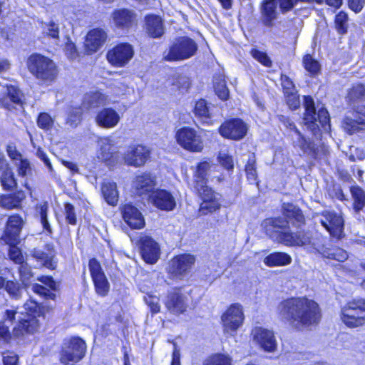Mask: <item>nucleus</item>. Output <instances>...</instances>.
I'll return each instance as SVG.
<instances>
[{
  "label": "nucleus",
  "instance_id": "nucleus-49",
  "mask_svg": "<svg viewBox=\"0 0 365 365\" xmlns=\"http://www.w3.org/2000/svg\"><path fill=\"white\" fill-rule=\"evenodd\" d=\"M48 209V206L46 202L37 206V211L40 215L41 223L44 230H46L48 235H51L53 233V230L47 218Z\"/></svg>",
  "mask_w": 365,
  "mask_h": 365
},
{
  "label": "nucleus",
  "instance_id": "nucleus-26",
  "mask_svg": "<svg viewBox=\"0 0 365 365\" xmlns=\"http://www.w3.org/2000/svg\"><path fill=\"white\" fill-rule=\"evenodd\" d=\"M167 309L175 314H182L187 307L186 297L178 290H173L168 294L165 301Z\"/></svg>",
  "mask_w": 365,
  "mask_h": 365
},
{
  "label": "nucleus",
  "instance_id": "nucleus-34",
  "mask_svg": "<svg viewBox=\"0 0 365 365\" xmlns=\"http://www.w3.org/2000/svg\"><path fill=\"white\" fill-rule=\"evenodd\" d=\"M145 29L150 37H161L165 31L161 18L155 15L147 16L145 17Z\"/></svg>",
  "mask_w": 365,
  "mask_h": 365
},
{
  "label": "nucleus",
  "instance_id": "nucleus-56",
  "mask_svg": "<svg viewBox=\"0 0 365 365\" xmlns=\"http://www.w3.org/2000/svg\"><path fill=\"white\" fill-rule=\"evenodd\" d=\"M245 171L247 173V179L251 182H255L257 180V174L255 167V157H250L245 167Z\"/></svg>",
  "mask_w": 365,
  "mask_h": 365
},
{
  "label": "nucleus",
  "instance_id": "nucleus-15",
  "mask_svg": "<svg viewBox=\"0 0 365 365\" xmlns=\"http://www.w3.org/2000/svg\"><path fill=\"white\" fill-rule=\"evenodd\" d=\"M88 267L96 293L103 297L106 296L110 289V284L101 264L96 259L92 258L89 260Z\"/></svg>",
  "mask_w": 365,
  "mask_h": 365
},
{
  "label": "nucleus",
  "instance_id": "nucleus-47",
  "mask_svg": "<svg viewBox=\"0 0 365 365\" xmlns=\"http://www.w3.org/2000/svg\"><path fill=\"white\" fill-rule=\"evenodd\" d=\"M348 21V14L344 11H340L338 14L336 15L334 24L335 28L339 34H346L349 27Z\"/></svg>",
  "mask_w": 365,
  "mask_h": 365
},
{
  "label": "nucleus",
  "instance_id": "nucleus-43",
  "mask_svg": "<svg viewBox=\"0 0 365 365\" xmlns=\"http://www.w3.org/2000/svg\"><path fill=\"white\" fill-rule=\"evenodd\" d=\"M23 314L24 312L19 311L18 308L13 307L6 308L2 311L0 321L11 327L19 322V315Z\"/></svg>",
  "mask_w": 365,
  "mask_h": 365
},
{
  "label": "nucleus",
  "instance_id": "nucleus-11",
  "mask_svg": "<svg viewBox=\"0 0 365 365\" xmlns=\"http://www.w3.org/2000/svg\"><path fill=\"white\" fill-rule=\"evenodd\" d=\"M319 223L329 232L331 237L341 239L344 236V220L334 211L325 210L317 217Z\"/></svg>",
  "mask_w": 365,
  "mask_h": 365
},
{
  "label": "nucleus",
  "instance_id": "nucleus-20",
  "mask_svg": "<svg viewBox=\"0 0 365 365\" xmlns=\"http://www.w3.org/2000/svg\"><path fill=\"white\" fill-rule=\"evenodd\" d=\"M31 255L48 269H54L56 267V251L53 244L45 245L43 249L34 248Z\"/></svg>",
  "mask_w": 365,
  "mask_h": 365
},
{
  "label": "nucleus",
  "instance_id": "nucleus-29",
  "mask_svg": "<svg viewBox=\"0 0 365 365\" xmlns=\"http://www.w3.org/2000/svg\"><path fill=\"white\" fill-rule=\"evenodd\" d=\"M150 152L145 146L138 145L130 148L125 156V162L133 166L143 165L149 157Z\"/></svg>",
  "mask_w": 365,
  "mask_h": 365
},
{
  "label": "nucleus",
  "instance_id": "nucleus-17",
  "mask_svg": "<svg viewBox=\"0 0 365 365\" xmlns=\"http://www.w3.org/2000/svg\"><path fill=\"white\" fill-rule=\"evenodd\" d=\"M247 125L240 118H233L223 123L219 128V133L226 138L239 140L247 134Z\"/></svg>",
  "mask_w": 365,
  "mask_h": 365
},
{
  "label": "nucleus",
  "instance_id": "nucleus-33",
  "mask_svg": "<svg viewBox=\"0 0 365 365\" xmlns=\"http://www.w3.org/2000/svg\"><path fill=\"white\" fill-rule=\"evenodd\" d=\"M106 38L107 34L103 29H93L86 36V46L90 51L96 52L104 44Z\"/></svg>",
  "mask_w": 365,
  "mask_h": 365
},
{
  "label": "nucleus",
  "instance_id": "nucleus-45",
  "mask_svg": "<svg viewBox=\"0 0 365 365\" xmlns=\"http://www.w3.org/2000/svg\"><path fill=\"white\" fill-rule=\"evenodd\" d=\"M18 271L21 283L25 287L29 286L34 277L31 266L27 262H24L19 266Z\"/></svg>",
  "mask_w": 365,
  "mask_h": 365
},
{
  "label": "nucleus",
  "instance_id": "nucleus-9",
  "mask_svg": "<svg viewBox=\"0 0 365 365\" xmlns=\"http://www.w3.org/2000/svg\"><path fill=\"white\" fill-rule=\"evenodd\" d=\"M341 320L349 327L365 324V299H354L341 309Z\"/></svg>",
  "mask_w": 365,
  "mask_h": 365
},
{
  "label": "nucleus",
  "instance_id": "nucleus-23",
  "mask_svg": "<svg viewBox=\"0 0 365 365\" xmlns=\"http://www.w3.org/2000/svg\"><path fill=\"white\" fill-rule=\"evenodd\" d=\"M37 280L43 283L45 286L39 284H34L32 285V290L34 292L43 297L46 299L54 300L56 295L54 293L58 289V284L51 276H41L37 278Z\"/></svg>",
  "mask_w": 365,
  "mask_h": 365
},
{
  "label": "nucleus",
  "instance_id": "nucleus-30",
  "mask_svg": "<svg viewBox=\"0 0 365 365\" xmlns=\"http://www.w3.org/2000/svg\"><path fill=\"white\" fill-rule=\"evenodd\" d=\"M107 103V96L98 91L86 93L82 101L81 107L86 110H92Z\"/></svg>",
  "mask_w": 365,
  "mask_h": 365
},
{
  "label": "nucleus",
  "instance_id": "nucleus-42",
  "mask_svg": "<svg viewBox=\"0 0 365 365\" xmlns=\"http://www.w3.org/2000/svg\"><path fill=\"white\" fill-rule=\"evenodd\" d=\"M213 82L216 95L222 101L228 99L230 91L227 87L225 76L222 75L215 76Z\"/></svg>",
  "mask_w": 365,
  "mask_h": 365
},
{
  "label": "nucleus",
  "instance_id": "nucleus-18",
  "mask_svg": "<svg viewBox=\"0 0 365 365\" xmlns=\"http://www.w3.org/2000/svg\"><path fill=\"white\" fill-rule=\"evenodd\" d=\"M134 51L131 45L123 43L115 46L107 53L108 61L113 65L122 67L133 58Z\"/></svg>",
  "mask_w": 365,
  "mask_h": 365
},
{
  "label": "nucleus",
  "instance_id": "nucleus-35",
  "mask_svg": "<svg viewBox=\"0 0 365 365\" xmlns=\"http://www.w3.org/2000/svg\"><path fill=\"white\" fill-rule=\"evenodd\" d=\"M101 193L105 201L111 206H115L118 202L119 192L115 182L105 180L101 185Z\"/></svg>",
  "mask_w": 365,
  "mask_h": 365
},
{
  "label": "nucleus",
  "instance_id": "nucleus-61",
  "mask_svg": "<svg viewBox=\"0 0 365 365\" xmlns=\"http://www.w3.org/2000/svg\"><path fill=\"white\" fill-rule=\"evenodd\" d=\"M11 339L10 326L0 321V344H6Z\"/></svg>",
  "mask_w": 365,
  "mask_h": 365
},
{
  "label": "nucleus",
  "instance_id": "nucleus-22",
  "mask_svg": "<svg viewBox=\"0 0 365 365\" xmlns=\"http://www.w3.org/2000/svg\"><path fill=\"white\" fill-rule=\"evenodd\" d=\"M140 253L147 263L154 264L160 257L159 245L150 237H143L140 239Z\"/></svg>",
  "mask_w": 365,
  "mask_h": 365
},
{
  "label": "nucleus",
  "instance_id": "nucleus-46",
  "mask_svg": "<svg viewBox=\"0 0 365 365\" xmlns=\"http://www.w3.org/2000/svg\"><path fill=\"white\" fill-rule=\"evenodd\" d=\"M303 66L311 76L317 75L321 70V65L310 54H307L303 57Z\"/></svg>",
  "mask_w": 365,
  "mask_h": 365
},
{
  "label": "nucleus",
  "instance_id": "nucleus-62",
  "mask_svg": "<svg viewBox=\"0 0 365 365\" xmlns=\"http://www.w3.org/2000/svg\"><path fill=\"white\" fill-rule=\"evenodd\" d=\"M145 303L150 307V311L153 314H157L160 310V306L159 304V299L152 295H148L144 297Z\"/></svg>",
  "mask_w": 365,
  "mask_h": 365
},
{
  "label": "nucleus",
  "instance_id": "nucleus-64",
  "mask_svg": "<svg viewBox=\"0 0 365 365\" xmlns=\"http://www.w3.org/2000/svg\"><path fill=\"white\" fill-rule=\"evenodd\" d=\"M65 214L66 219L68 223H70L71 225L76 224L77 220L75 213V208L73 205L70 203H66L65 205Z\"/></svg>",
  "mask_w": 365,
  "mask_h": 365
},
{
  "label": "nucleus",
  "instance_id": "nucleus-54",
  "mask_svg": "<svg viewBox=\"0 0 365 365\" xmlns=\"http://www.w3.org/2000/svg\"><path fill=\"white\" fill-rule=\"evenodd\" d=\"M324 257L339 262H344L348 258V254L345 250L341 248H336L334 250L328 249L327 252Z\"/></svg>",
  "mask_w": 365,
  "mask_h": 365
},
{
  "label": "nucleus",
  "instance_id": "nucleus-38",
  "mask_svg": "<svg viewBox=\"0 0 365 365\" xmlns=\"http://www.w3.org/2000/svg\"><path fill=\"white\" fill-rule=\"evenodd\" d=\"M24 197L25 195L22 191L14 194L3 195L0 197V206L6 210L18 208Z\"/></svg>",
  "mask_w": 365,
  "mask_h": 365
},
{
  "label": "nucleus",
  "instance_id": "nucleus-6",
  "mask_svg": "<svg viewBox=\"0 0 365 365\" xmlns=\"http://www.w3.org/2000/svg\"><path fill=\"white\" fill-rule=\"evenodd\" d=\"M29 71L44 83L53 82L57 77L58 68L53 60L40 54H33L28 60Z\"/></svg>",
  "mask_w": 365,
  "mask_h": 365
},
{
  "label": "nucleus",
  "instance_id": "nucleus-5",
  "mask_svg": "<svg viewBox=\"0 0 365 365\" xmlns=\"http://www.w3.org/2000/svg\"><path fill=\"white\" fill-rule=\"evenodd\" d=\"M348 98L356 110L354 115V118L346 116L343 121V127L345 130L349 133H354L359 130H362L365 126V107L361 109L356 108L357 103L365 102V86L361 84L354 86L348 93Z\"/></svg>",
  "mask_w": 365,
  "mask_h": 365
},
{
  "label": "nucleus",
  "instance_id": "nucleus-4",
  "mask_svg": "<svg viewBox=\"0 0 365 365\" xmlns=\"http://www.w3.org/2000/svg\"><path fill=\"white\" fill-rule=\"evenodd\" d=\"M303 105L305 109L304 123L313 135L318 138L321 135L322 130L329 132L331 125L328 111L324 108H321L317 113L314 100L309 96H304Z\"/></svg>",
  "mask_w": 365,
  "mask_h": 365
},
{
  "label": "nucleus",
  "instance_id": "nucleus-8",
  "mask_svg": "<svg viewBox=\"0 0 365 365\" xmlns=\"http://www.w3.org/2000/svg\"><path fill=\"white\" fill-rule=\"evenodd\" d=\"M197 48V43L191 38L179 37L170 45L164 58L168 61L186 60L193 56Z\"/></svg>",
  "mask_w": 365,
  "mask_h": 365
},
{
  "label": "nucleus",
  "instance_id": "nucleus-63",
  "mask_svg": "<svg viewBox=\"0 0 365 365\" xmlns=\"http://www.w3.org/2000/svg\"><path fill=\"white\" fill-rule=\"evenodd\" d=\"M202 196V202H209L213 200L220 199V195L215 192L211 188L205 187L202 189V192H200Z\"/></svg>",
  "mask_w": 365,
  "mask_h": 365
},
{
  "label": "nucleus",
  "instance_id": "nucleus-37",
  "mask_svg": "<svg viewBox=\"0 0 365 365\" xmlns=\"http://www.w3.org/2000/svg\"><path fill=\"white\" fill-rule=\"evenodd\" d=\"M5 93L6 96L2 99V106L9 109L11 110L14 107L11 103L14 104H21L23 94L21 91L14 86H6Z\"/></svg>",
  "mask_w": 365,
  "mask_h": 365
},
{
  "label": "nucleus",
  "instance_id": "nucleus-52",
  "mask_svg": "<svg viewBox=\"0 0 365 365\" xmlns=\"http://www.w3.org/2000/svg\"><path fill=\"white\" fill-rule=\"evenodd\" d=\"M220 199L213 200L209 202H202L200 205V211L202 215L212 213L220 207Z\"/></svg>",
  "mask_w": 365,
  "mask_h": 365
},
{
  "label": "nucleus",
  "instance_id": "nucleus-58",
  "mask_svg": "<svg viewBox=\"0 0 365 365\" xmlns=\"http://www.w3.org/2000/svg\"><path fill=\"white\" fill-rule=\"evenodd\" d=\"M287 104L292 109L296 110L300 106L299 96L297 93V91L290 92L289 93L284 94Z\"/></svg>",
  "mask_w": 365,
  "mask_h": 365
},
{
  "label": "nucleus",
  "instance_id": "nucleus-32",
  "mask_svg": "<svg viewBox=\"0 0 365 365\" xmlns=\"http://www.w3.org/2000/svg\"><path fill=\"white\" fill-rule=\"evenodd\" d=\"M155 186V178L150 173L138 175L134 181V187L139 195L152 193Z\"/></svg>",
  "mask_w": 365,
  "mask_h": 365
},
{
  "label": "nucleus",
  "instance_id": "nucleus-39",
  "mask_svg": "<svg viewBox=\"0 0 365 365\" xmlns=\"http://www.w3.org/2000/svg\"><path fill=\"white\" fill-rule=\"evenodd\" d=\"M194 113L200 119L202 124H212L210 108L205 100L201 99L196 102Z\"/></svg>",
  "mask_w": 365,
  "mask_h": 365
},
{
  "label": "nucleus",
  "instance_id": "nucleus-27",
  "mask_svg": "<svg viewBox=\"0 0 365 365\" xmlns=\"http://www.w3.org/2000/svg\"><path fill=\"white\" fill-rule=\"evenodd\" d=\"M195 258L193 255L184 254L174 257L170 262V272L176 275H182L191 269L195 264Z\"/></svg>",
  "mask_w": 365,
  "mask_h": 365
},
{
  "label": "nucleus",
  "instance_id": "nucleus-16",
  "mask_svg": "<svg viewBox=\"0 0 365 365\" xmlns=\"http://www.w3.org/2000/svg\"><path fill=\"white\" fill-rule=\"evenodd\" d=\"M221 319L226 333L235 332L244 321L242 307L239 304H232L222 314Z\"/></svg>",
  "mask_w": 365,
  "mask_h": 365
},
{
  "label": "nucleus",
  "instance_id": "nucleus-25",
  "mask_svg": "<svg viewBox=\"0 0 365 365\" xmlns=\"http://www.w3.org/2000/svg\"><path fill=\"white\" fill-rule=\"evenodd\" d=\"M120 119L119 113L112 108H103L99 110L95 118L96 124L103 128H115Z\"/></svg>",
  "mask_w": 365,
  "mask_h": 365
},
{
  "label": "nucleus",
  "instance_id": "nucleus-31",
  "mask_svg": "<svg viewBox=\"0 0 365 365\" xmlns=\"http://www.w3.org/2000/svg\"><path fill=\"white\" fill-rule=\"evenodd\" d=\"M113 19L116 26L128 29L135 23L136 14L133 10L120 9L113 13Z\"/></svg>",
  "mask_w": 365,
  "mask_h": 365
},
{
  "label": "nucleus",
  "instance_id": "nucleus-28",
  "mask_svg": "<svg viewBox=\"0 0 365 365\" xmlns=\"http://www.w3.org/2000/svg\"><path fill=\"white\" fill-rule=\"evenodd\" d=\"M277 6V0H264L261 6V21L264 26H274L278 16Z\"/></svg>",
  "mask_w": 365,
  "mask_h": 365
},
{
  "label": "nucleus",
  "instance_id": "nucleus-57",
  "mask_svg": "<svg viewBox=\"0 0 365 365\" xmlns=\"http://www.w3.org/2000/svg\"><path fill=\"white\" fill-rule=\"evenodd\" d=\"M251 54L255 59H256L262 65L267 67L272 66V61L266 53L260 51L257 49H252L251 51Z\"/></svg>",
  "mask_w": 365,
  "mask_h": 365
},
{
  "label": "nucleus",
  "instance_id": "nucleus-55",
  "mask_svg": "<svg viewBox=\"0 0 365 365\" xmlns=\"http://www.w3.org/2000/svg\"><path fill=\"white\" fill-rule=\"evenodd\" d=\"M43 32L48 36L58 39L59 36L58 25L52 21H49L43 26Z\"/></svg>",
  "mask_w": 365,
  "mask_h": 365
},
{
  "label": "nucleus",
  "instance_id": "nucleus-19",
  "mask_svg": "<svg viewBox=\"0 0 365 365\" xmlns=\"http://www.w3.org/2000/svg\"><path fill=\"white\" fill-rule=\"evenodd\" d=\"M153 204L158 209L172 211L176 206V201L172 193L166 190L158 189L149 195Z\"/></svg>",
  "mask_w": 365,
  "mask_h": 365
},
{
  "label": "nucleus",
  "instance_id": "nucleus-14",
  "mask_svg": "<svg viewBox=\"0 0 365 365\" xmlns=\"http://www.w3.org/2000/svg\"><path fill=\"white\" fill-rule=\"evenodd\" d=\"M24 220L19 215H13L8 217L1 241L5 244H19L20 234L24 226Z\"/></svg>",
  "mask_w": 365,
  "mask_h": 365
},
{
  "label": "nucleus",
  "instance_id": "nucleus-48",
  "mask_svg": "<svg viewBox=\"0 0 365 365\" xmlns=\"http://www.w3.org/2000/svg\"><path fill=\"white\" fill-rule=\"evenodd\" d=\"M1 183L4 190H11L16 187L17 182L11 170H4L1 177Z\"/></svg>",
  "mask_w": 365,
  "mask_h": 365
},
{
  "label": "nucleus",
  "instance_id": "nucleus-24",
  "mask_svg": "<svg viewBox=\"0 0 365 365\" xmlns=\"http://www.w3.org/2000/svg\"><path fill=\"white\" fill-rule=\"evenodd\" d=\"M123 218L133 229H140L145 225L144 217L140 211L131 204H125L121 208Z\"/></svg>",
  "mask_w": 365,
  "mask_h": 365
},
{
  "label": "nucleus",
  "instance_id": "nucleus-51",
  "mask_svg": "<svg viewBox=\"0 0 365 365\" xmlns=\"http://www.w3.org/2000/svg\"><path fill=\"white\" fill-rule=\"evenodd\" d=\"M4 289L13 298L19 299L21 296V285L17 281L7 280Z\"/></svg>",
  "mask_w": 365,
  "mask_h": 365
},
{
  "label": "nucleus",
  "instance_id": "nucleus-40",
  "mask_svg": "<svg viewBox=\"0 0 365 365\" xmlns=\"http://www.w3.org/2000/svg\"><path fill=\"white\" fill-rule=\"evenodd\" d=\"M307 248L312 249L324 256L328 250L327 247V237L319 233L312 232L310 244Z\"/></svg>",
  "mask_w": 365,
  "mask_h": 365
},
{
  "label": "nucleus",
  "instance_id": "nucleus-36",
  "mask_svg": "<svg viewBox=\"0 0 365 365\" xmlns=\"http://www.w3.org/2000/svg\"><path fill=\"white\" fill-rule=\"evenodd\" d=\"M292 257L289 255L282 252H274L264 257L263 262L268 267L286 266L292 262Z\"/></svg>",
  "mask_w": 365,
  "mask_h": 365
},
{
  "label": "nucleus",
  "instance_id": "nucleus-21",
  "mask_svg": "<svg viewBox=\"0 0 365 365\" xmlns=\"http://www.w3.org/2000/svg\"><path fill=\"white\" fill-rule=\"evenodd\" d=\"M254 339L265 351L273 352L277 349V343L271 330L262 327H256L253 331Z\"/></svg>",
  "mask_w": 365,
  "mask_h": 365
},
{
  "label": "nucleus",
  "instance_id": "nucleus-53",
  "mask_svg": "<svg viewBox=\"0 0 365 365\" xmlns=\"http://www.w3.org/2000/svg\"><path fill=\"white\" fill-rule=\"evenodd\" d=\"M82 109L81 108H72L68 114L66 123L72 127H76L81 122Z\"/></svg>",
  "mask_w": 365,
  "mask_h": 365
},
{
  "label": "nucleus",
  "instance_id": "nucleus-13",
  "mask_svg": "<svg viewBox=\"0 0 365 365\" xmlns=\"http://www.w3.org/2000/svg\"><path fill=\"white\" fill-rule=\"evenodd\" d=\"M176 139L178 143L186 150L200 152L203 148L201 137L193 128L188 127L180 128L176 133Z\"/></svg>",
  "mask_w": 365,
  "mask_h": 365
},
{
  "label": "nucleus",
  "instance_id": "nucleus-7",
  "mask_svg": "<svg viewBox=\"0 0 365 365\" xmlns=\"http://www.w3.org/2000/svg\"><path fill=\"white\" fill-rule=\"evenodd\" d=\"M86 352V344L78 336L65 339L59 354V361L63 365H75Z\"/></svg>",
  "mask_w": 365,
  "mask_h": 365
},
{
  "label": "nucleus",
  "instance_id": "nucleus-3",
  "mask_svg": "<svg viewBox=\"0 0 365 365\" xmlns=\"http://www.w3.org/2000/svg\"><path fill=\"white\" fill-rule=\"evenodd\" d=\"M25 312L19 315V322L14 327L12 334L14 337L24 339L38 331L39 318L43 317V308L33 300H28L24 305Z\"/></svg>",
  "mask_w": 365,
  "mask_h": 365
},
{
  "label": "nucleus",
  "instance_id": "nucleus-44",
  "mask_svg": "<svg viewBox=\"0 0 365 365\" xmlns=\"http://www.w3.org/2000/svg\"><path fill=\"white\" fill-rule=\"evenodd\" d=\"M350 192L354 200V209L359 212L365 206V192L358 185L350 187Z\"/></svg>",
  "mask_w": 365,
  "mask_h": 365
},
{
  "label": "nucleus",
  "instance_id": "nucleus-12",
  "mask_svg": "<svg viewBox=\"0 0 365 365\" xmlns=\"http://www.w3.org/2000/svg\"><path fill=\"white\" fill-rule=\"evenodd\" d=\"M296 232L292 230L277 232V240L279 243L289 247H308L310 244V239L312 232L297 229Z\"/></svg>",
  "mask_w": 365,
  "mask_h": 365
},
{
  "label": "nucleus",
  "instance_id": "nucleus-60",
  "mask_svg": "<svg viewBox=\"0 0 365 365\" xmlns=\"http://www.w3.org/2000/svg\"><path fill=\"white\" fill-rule=\"evenodd\" d=\"M205 365H231V362L230 358L218 354L208 359Z\"/></svg>",
  "mask_w": 365,
  "mask_h": 365
},
{
  "label": "nucleus",
  "instance_id": "nucleus-2",
  "mask_svg": "<svg viewBox=\"0 0 365 365\" xmlns=\"http://www.w3.org/2000/svg\"><path fill=\"white\" fill-rule=\"evenodd\" d=\"M282 215L280 217L267 218L262 222L265 232L274 237L277 232L292 230L291 228L300 229L305 225V217L302 211L291 203H284L282 207Z\"/></svg>",
  "mask_w": 365,
  "mask_h": 365
},
{
  "label": "nucleus",
  "instance_id": "nucleus-59",
  "mask_svg": "<svg viewBox=\"0 0 365 365\" xmlns=\"http://www.w3.org/2000/svg\"><path fill=\"white\" fill-rule=\"evenodd\" d=\"M38 126L44 130H48L53 125L51 117L46 113L39 114L37 119Z\"/></svg>",
  "mask_w": 365,
  "mask_h": 365
},
{
  "label": "nucleus",
  "instance_id": "nucleus-10",
  "mask_svg": "<svg viewBox=\"0 0 365 365\" xmlns=\"http://www.w3.org/2000/svg\"><path fill=\"white\" fill-rule=\"evenodd\" d=\"M278 119L285 128L293 131L292 138L294 148H299L304 154H307L312 156H315L317 155L318 148L316 144L309 139H307L288 117L280 115H278Z\"/></svg>",
  "mask_w": 365,
  "mask_h": 365
},
{
  "label": "nucleus",
  "instance_id": "nucleus-1",
  "mask_svg": "<svg viewBox=\"0 0 365 365\" xmlns=\"http://www.w3.org/2000/svg\"><path fill=\"white\" fill-rule=\"evenodd\" d=\"M277 310L282 321L296 329L317 324L322 317L319 304L306 297L284 299L278 304Z\"/></svg>",
  "mask_w": 365,
  "mask_h": 365
},
{
  "label": "nucleus",
  "instance_id": "nucleus-50",
  "mask_svg": "<svg viewBox=\"0 0 365 365\" xmlns=\"http://www.w3.org/2000/svg\"><path fill=\"white\" fill-rule=\"evenodd\" d=\"M9 245L8 255L9 259L15 264L21 265L25 262L21 250L17 247L18 244H7Z\"/></svg>",
  "mask_w": 365,
  "mask_h": 365
},
{
  "label": "nucleus",
  "instance_id": "nucleus-41",
  "mask_svg": "<svg viewBox=\"0 0 365 365\" xmlns=\"http://www.w3.org/2000/svg\"><path fill=\"white\" fill-rule=\"evenodd\" d=\"M100 154L103 160H110L117 151L113 140L109 138H104L99 140Z\"/></svg>",
  "mask_w": 365,
  "mask_h": 365
}]
</instances>
